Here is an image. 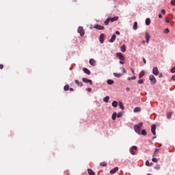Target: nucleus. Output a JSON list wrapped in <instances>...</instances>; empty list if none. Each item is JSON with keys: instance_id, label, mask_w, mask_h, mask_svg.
<instances>
[{"instance_id": "obj_1", "label": "nucleus", "mask_w": 175, "mask_h": 175, "mask_svg": "<svg viewBox=\"0 0 175 175\" xmlns=\"http://www.w3.org/2000/svg\"><path fill=\"white\" fill-rule=\"evenodd\" d=\"M120 18L118 16H114V17H109L107 18V20L104 22V24L106 25H109V23H114V21H117Z\"/></svg>"}, {"instance_id": "obj_2", "label": "nucleus", "mask_w": 175, "mask_h": 175, "mask_svg": "<svg viewBox=\"0 0 175 175\" xmlns=\"http://www.w3.org/2000/svg\"><path fill=\"white\" fill-rule=\"evenodd\" d=\"M142 126H143L142 122H139L138 124L135 125L134 126L135 132H136V133H138V135H140V133H142V131H140V129H142Z\"/></svg>"}, {"instance_id": "obj_3", "label": "nucleus", "mask_w": 175, "mask_h": 175, "mask_svg": "<svg viewBox=\"0 0 175 175\" xmlns=\"http://www.w3.org/2000/svg\"><path fill=\"white\" fill-rule=\"evenodd\" d=\"M149 80H150L151 84H155L157 83V79L154 75H151L149 76Z\"/></svg>"}, {"instance_id": "obj_4", "label": "nucleus", "mask_w": 175, "mask_h": 175, "mask_svg": "<svg viewBox=\"0 0 175 175\" xmlns=\"http://www.w3.org/2000/svg\"><path fill=\"white\" fill-rule=\"evenodd\" d=\"M117 58H118L120 61H125V57L122 55L121 53H116Z\"/></svg>"}, {"instance_id": "obj_5", "label": "nucleus", "mask_w": 175, "mask_h": 175, "mask_svg": "<svg viewBox=\"0 0 175 175\" xmlns=\"http://www.w3.org/2000/svg\"><path fill=\"white\" fill-rule=\"evenodd\" d=\"M135 151H137V146H132L130 149V152L132 154V155H135Z\"/></svg>"}, {"instance_id": "obj_6", "label": "nucleus", "mask_w": 175, "mask_h": 175, "mask_svg": "<svg viewBox=\"0 0 175 175\" xmlns=\"http://www.w3.org/2000/svg\"><path fill=\"white\" fill-rule=\"evenodd\" d=\"M152 73L154 76H158V75H159V70H158V67L153 68Z\"/></svg>"}, {"instance_id": "obj_7", "label": "nucleus", "mask_w": 175, "mask_h": 175, "mask_svg": "<svg viewBox=\"0 0 175 175\" xmlns=\"http://www.w3.org/2000/svg\"><path fill=\"white\" fill-rule=\"evenodd\" d=\"M78 33H80L81 36H83L85 34L84 29H83V27H79L78 28Z\"/></svg>"}, {"instance_id": "obj_8", "label": "nucleus", "mask_w": 175, "mask_h": 175, "mask_svg": "<svg viewBox=\"0 0 175 175\" xmlns=\"http://www.w3.org/2000/svg\"><path fill=\"white\" fill-rule=\"evenodd\" d=\"M94 28H95L96 29H98L100 31L105 29V27L100 25H95L94 26Z\"/></svg>"}, {"instance_id": "obj_9", "label": "nucleus", "mask_w": 175, "mask_h": 175, "mask_svg": "<svg viewBox=\"0 0 175 175\" xmlns=\"http://www.w3.org/2000/svg\"><path fill=\"white\" fill-rule=\"evenodd\" d=\"M145 38H146V43L148 44L150 43V38H151V36L148 32L145 33Z\"/></svg>"}, {"instance_id": "obj_10", "label": "nucleus", "mask_w": 175, "mask_h": 175, "mask_svg": "<svg viewBox=\"0 0 175 175\" xmlns=\"http://www.w3.org/2000/svg\"><path fill=\"white\" fill-rule=\"evenodd\" d=\"M156 129H157V126H155V124H152L151 126V132L152 133H153V135L157 134V133L155 132Z\"/></svg>"}, {"instance_id": "obj_11", "label": "nucleus", "mask_w": 175, "mask_h": 175, "mask_svg": "<svg viewBox=\"0 0 175 175\" xmlns=\"http://www.w3.org/2000/svg\"><path fill=\"white\" fill-rule=\"evenodd\" d=\"M82 81H83V83H89L90 84H91V85H92V81H91V79H88L87 78H83Z\"/></svg>"}, {"instance_id": "obj_12", "label": "nucleus", "mask_w": 175, "mask_h": 175, "mask_svg": "<svg viewBox=\"0 0 175 175\" xmlns=\"http://www.w3.org/2000/svg\"><path fill=\"white\" fill-rule=\"evenodd\" d=\"M116 38H117V36H116V34H113L112 36V37L111 38V39L109 40V42L110 43H113L114 42V40H116Z\"/></svg>"}, {"instance_id": "obj_13", "label": "nucleus", "mask_w": 175, "mask_h": 175, "mask_svg": "<svg viewBox=\"0 0 175 175\" xmlns=\"http://www.w3.org/2000/svg\"><path fill=\"white\" fill-rule=\"evenodd\" d=\"M105 39V34L101 33L100 36V43H103Z\"/></svg>"}, {"instance_id": "obj_14", "label": "nucleus", "mask_w": 175, "mask_h": 175, "mask_svg": "<svg viewBox=\"0 0 175 175\" xmlns=\"http://www.w3.org/2000/svg\"><path fill=\"white\" fill-rule=\"evenodd\" d=\"M116 172H118V167H116L110 171L111 174H114Z\"/></svg>"}, {"instance_id": "obj_15", "label": "nucleus", "mask_w": 175, "mask_h": 175, "mask_svg": "<svg viewBox=\"0 0 175 175\" xmlns=\"http://www.w3.org/2000/svg\"><path fill=\"white\" fill-rule=\"evenodd\" d=\"M120 50L122 53H125V51H126V46H125V45H122L120 46Z\"/></svg>"}, {"instance_id": "obj_16", "label": "nucleus", "mask_w": 175, "mask_h": 175, "mask_svg": "<svg viewBox=\"0 0 175 175\" xmlns=\"http://www.w3.org/2000/svg\"><path fill=\"white\" fill-rule=\"evenodd\" d=\"M75 83L77 84L78 87H83V83L79 81V80H75Z\"/></svg>"}, {"instance_id": "obj_17", "label": "nucleus", "mask_w": 175, "mask_h": 175, "mask_svg": "<svg viewBox=\"0 0 175 175\" xmlns=\"http://www.w3.org/2000/svg\"><path fill=\"white\" fill-rule=\"evenodd\" d=\"M90 64L92 66H95L96 62H95V60L94 59H90Z\"/></svg>"}, {"instance_id": "obj_18", "label": "nucleus", "mask_w": 175, "mask_h": 175, "mask_svg": "<svg viewBox=\"0 0 175 175\" xmlns=\"http://www.w3.org/2000/svg\"><path fill=\"white\" fill-rule=\"evenodd\" d=\"M83 72L85 73H86V75H91V71H90V70H88V68H83Z\"/></svg>"}, {"instance_id": "obj_19", "label": "nucleus", "mask_w": 175, "mask_h": 175, "mask_svg": "<svg viewBox=\"0 0 175 175\" xmlns=\"http://www.w3.org/2000/svg\"><path fill=\"white\" fill-rule=\"evenodd\" d=\"M88 173L89 175H95V172L91 169L88 170Z\"/></svg>"}, {"instance_id": "obj_20", "label": "nucleus", "mask_w": 175, "mask_h": 175, "mask_svg": "<svg viewBox=\"0 0 175 175\" xmlns=\"http://www.w3.org/2000/svg\"><path fill=\"white\" fill-rule=\"evenodd\" d=\"M145 74H146V72H144V70L141 71L139 75V79H142L144 76Z\"/></svg>"}, {"instance_id": "obj_21", "label": "nucleus", "mask_w": 175, "mask_h": 175, "mask_svg": "<svg viewBox=\"0 0 175 175\" xmlns=\"http://www.w3.org/2000/svg\"><path fill=\"white\" fill-rule=\"evenodd\" d=\"M173 114V112H167V118L168 120H170L172 118V115Z\"/></svg>"}, {"instance_id": "obj_22", "label": "nucleus", "mask_w": 175, "mask_h": 175, "mask_svg": "<svg viewBox=\"0 0 175 175\" xmlns=\"http://www.w3.org/2000/svg\"><path fill=\"white\" fill-rule=\"evenodd\" d=\"M142 111V109H140V107H135L133 109L134 113H139V111Z\"/></svg>"}, {"instance_id": "obj_23", "label": "nucleus", "mask_w": 175, "mask_h": 175, "mask_svg": "<svg viewBox=\"0 0 175 175\" xmlns=\"http://www.w3.org/2000/svg\"><path fill=\"white\" fill-rule=\"evenodd\" d=\"M151 24V20L148 18L146 19V25H150Z\"/></svg>"}, {"instance_id": "obj_24", "label": "nucleus", "mask_w": 175, "mask_h": 175, "mask_svg": "<svg viewBox=\"0 0 175 175\" xmlns=\"http://www.w3.org/2000/svg\"><path fill=\"white\" fill-rule=\"evenodd\" d=\"M107 84H109V85H111L113 84H114V81L111 80V79H109L107 81Z\"/></svg>"}, {"instance_id": "obj_25", "label": "nucleus", "mask_w": 175, "mask_h": 175, "mask_svg": "<svg viewBox=\"0 0 175 175\" xmlns=\"http://www.w3.org/2000/svg\"><path fill=\"white\" fill-rule=\"evenodd\" d=\"M109 99H110V97L109 96H107L103 98V100L104 102H105V103H107L109 102Z\"/></svg>"}, {"instance_id": "obj_26", "label": "nucleus", "mask_w": 175, "mask_h": 175, "mask_svg": "<svg viewBox=\"0 0 175 175\" xmlns=\"http://www.w3.org/2000/svg\"><path fill=\"white\" fill-rule=\"evenodd\" d=\"M119 107L120 109H121L122 110H124V104L122 102L119 103Z\"/></svg>"}, {"instance_id": "obj_27", "label": "nucleus", "mask_w": 175, "mask_h": 175, "mask_svg": "<svg viewBox=\"0 0 175 175\" xmlns=\"http://www.w3.org/2000/svg\"><path fill=\"white\" fill-rule=\"evenodd\" d=\"M158 152H159V149L156 148L155 151H154V152L153 154V157H157V155H158Z\"/></svg>"}, {"instance_id": "obj_28", "label": "nucleus", "mask_w": 175, "mask_h": 175, "mask_svg": "<svg viewBox=\"0 0 175 175\" xmlns=\"http://www.w3.org/2000/svg\"><path fill=\"white\" fill-rule=\"evenodd\" d=\"M112 106L113 107H117V106H118V103L117 101H113Z\"/></svg>"}, {"instance_id": "obj_29", "label": "nucleus", "mask_w": 175, "mask_h": 175, "mask_svg": "<svg viewBox=\"0 0 175 175\" xmlns=\"http://www.w3.org/2000/svg\"><path fill=\"white\" fill-rule=\"evenodd\" d=\"M133 29H135V31H136V29H137V22H135L133 26Z\"/></svg>"}, {"instance_id": "obj_30", "label": "nucleus", "mask_w": 175, "mask_h": 175, "mask_svg": "<svg viewBox=\"0 0 175 175\" xmlns=\"http://www.w3.org/2000/svg\"><path fill=\"white\" fill-rule=\"evenodd\" d=\"M117 118V113L114 112L113 114H112V120H116V118Z\"/></svg>"}, {"instance_id": "obj_31", "label": "nucleus", "mask_w": 175, "mask_h": 175, "mask_svg": "<svg viewBox=\"0 0 175 175\" xmlns=\"http://www.w3.org/2000/svg\"><path fill=\"white\" fill-rule=\"evenodd\" d=\"M113 76H115V77H121V76H122V74L121 73H113Z\"/></svg>"}, {"instance_id": "obj_32", "label": "nucleus", "mask_w": 175, "mask_h": 175, "mask_svg": "<svg viewBox=\"0 0 175 175\" xmlns=\"http://www.w3.org/2000/svg\"><path fill=\"white\" fill-rule=\"evenodd\" d=\"M70 86L69 85H66L64 88V91H69Z\"/></svg>"}, {"instance_id": "obj_33", "label": "nucleus", "mask_w": 175, "mask_h": 175, "mask_svg": "<svg viewBox=\"0 0 175 175\" xmlns=\"http://www.w3.org/2000/svg\"><path fill=\"white\" fill-rule=\"evenodd\" d=\"M146 166H152V163H150V161H146Z\"/></svg>"}, {"instance_id": "obj_34", "label": "nucleus", "mask_w": 175, "mask_h": 175, "mask_svg": "<svg viewBox=\"0 0 175 175\" xmlns=\"http://www.w3.org/2000/svg\"><path fill=\"white\" fill-rule=\"evenodd\" d=\"M142 135H143V136H146V135H147V131H146L145 129L142 131Z\"/></svg>"}, {"instance_id": "obj_35", "label": "nucleus", "mask_w": 175, "mask_h": 175, "mask_svg": "<svg viewBox=\"0 0 175 175\" xmlns=\"http://www.w3.org/2000/svg\"><path fill=\"white\" fill-rule=\"evenodd\" d=\"M127 80L129 81H131V80H136V77L133 76V77H129L127 79Z\"/></svg>"}, {"instance_id": "obj_36", "label": "nucleus", "mask_w": 175, "mask_h": 175, "mask_svg": "<svg viewBox=\"0 0 175 175\" xmlns=\"http://www.w3.org/2000/svg\"><path fill=\"white\" fill-rule=\"evenodd\" d=\"M100 166H103V167L107 166V163H106V162H101V163H100Z\"/></svg>"}, {"instance_id": "obj_37", "label": "nucleus", "mask_w": 175, "mask_h": 175, "mask_svg": "<svg viewBox=\"0 0 175 175\" xmlns=\"http://www.w3.org/2000/svg\"><path fill=\"white\" fill-rule=\"evenodd\" d=\"M143 83H144V80L143 79L138 80V84H143Z\"/></svg>"}, {"instance_id": "obj_38", "label": "nucleus", "mask_w": 175, "mask_h": 175, "mask_svg": "<svg viewBox=\"0 0 175 175\" xmlns=\"http://www.w3.org/2000/svg\"><path fill=\"white\" fill-rule=\"evenodd\" d=\"M152 161L154 162V163H157V162H158V159H157V158H152Z\"/></svg>"}, {"instance_id": "obj_39", "label": "nucleus", "mask_w": 175, "mask_h": 175, "mask_svg": "<svg viewBox=\"0 0 175 175\" xmlns=\"http://www.w3.org/2000/svg\"><path fill=\"white\" fill-rule=\"evenodd\" d=\"M116 117H118V118H120V117H122V113H118V114H116Z\"/></svg>"}, {"instance_id": "obj_40", "label": "nucleus", "mask_w": 175, "mask_h": 175, "mask_svg": "<svg viewBox=\"0 0 175 175\" xmlns=\"http://www.w3.org/2000/svg\"><path fill=\"white\" fill-rule=\"evenodd\" d=\"M154 169H156L157 170H159V169H161V165H157L154 167Z\"/></svg>"}, {"instance_id": "obj_41", "label": "nucleus", "mask_w": 175, "mask_h": 175, "mask_svg": "<svg viewBox=\"0 0 175 175\" xmlns=\"http://www.w3.org/2000/svg\"><path fill=\"white\" fill-rule=\"evenodd\" d=\"M171 5H172L173 6H175V0L171 1Z\"/></svg>"}, {"instance_id": "obj_42", "label": "nucleus", "mask_w": 175, "mask_h": 175, "mask_svg": "<svg viewBox=\"0 0 175 175\" xmlns=\"http://www.w3.org/2000/svg\"><path fill=\"white\" fill-rule=\"evenodd\" d=\"M171 73H175V66L171 69Z\"/></svg>"}, {"instance_id": "obj_43", "label": "nucleus", "mask_w": 175, "mask_h": 175, "mask_svg": "<svg viewBox=\"0 0 175 175\" xmlns=\"http://www.w3.org/2000/svg\"><path fill=\"white\" fill-rule=\"evenodd\" d=\"M165 23H170V20H169V18H167V17H165Z\"/></svg>"}, {"instance_id": "obj_44", "label": "nucleus", "mask_w": 175, "mask_h": 175, "mask_svg": "<svg viewBox=\"0 0 175 175\" xmlns=\"http://www.w3.org/2000/svg\"><path fill=\"white\" fill-rule=\"evenodd\" d=\"M86 90L88 92H91L92 91V89H91V88H87Z\"/></svg>"}, {"instance_id": "obj_45", "label": "nucleus", "mask_w": 175, "mask_h": 175, "mask_svg": "<svg viewBox=\"0 0 175 175\" xmlns=\"http://www.w3.org/2000/svg\"><path fill=\"white\" fill-rule=\"evenodd\" d=\"M162 14H166V11L165 10H161Z\"/></svg>"}, {"instance_id": "obj_46", "label": "nucleus", "mask_w": 175, "mask_h": 175, "mask_svg": "<svg viewBox=\"0 0 175 175\" xmlns=\"http://www.w3.org/2000/svg\"><path fill=\"white\" fill-rule=\"evenodd\" d=\"M164 32H165V33H169V29H165V31H164Z\"/></svg>"}, {"instance_id": "obj_47", "label": "nucleus", "mask_w": 175, "mask_h": 175, "mask_svg": "<svg viewBox=\"0 0 175 175\" xmlns=\"http://www.w3.org/2000/svg\"><path fill=\"white\" fill-rule=\"evenodd\" d=\"M171 79L172 81H175V75H173Z\"/></svg>"}, {"instance_id": "obj_48", "label": "nucleus", "mask_w": 175, "mask_h": 175, "mask_svg": "<svg viewBox=\"0 0 175 175\" xmlns=\"http://www.w3.org/2000/svg\"><path fill=\"white\" fill-rule=\"evenodd\" d=\"M120 64H121L122 65H124V60H120Z\"/></svg>"}, {"instance_id": "obj_49", "label": "nucleus", "mask_w": 175, "mask_h": 175, "mask_svg": "<svg viewBox=\"0 0 175 175\" xmlns=\"http://www.w3.org/2000/svg\"><path fill=\"white\" fill-rule=\"evenodd\" d=\"M0 69H3V64H0Z\"/></svg>"}, {"instance_id": "obj_50", "label": "nucleus", "mask_w": 175, "mask_h": 175, "mask_svg": "<svg viewBox=\"0 0 175 175\" xmlns=\"http://www.w3.org/2000/svg\"><path fill=\"white\" fill-rule=\"evenodd\" d=\"M126 90L127 92H129V91H131V88H126Z\"/></svg>"}, {"instance_id": "obj_51", "label": "nucleus", "mask_w": 175, "mask_h": 175, "mask_svg": "<svg viewBox=\"0 0 175 175\" xmlns=\"http://www.w3.org/2000/svg\"><path fill=\"white\" fill-rule=\"evenodd\" d=\"M162 17H163V16H162V14H159V18H162Z\"/></svg>"}, {"instance_id": "obj_52", "label": "nucleus", "mask_w": 175, "mask_h": 175, "mask_svg": "<svg viewBox=\"0 0 175 175\" xmlns=\"http://www.w3.org/2000/svg\"><path fill=\"white\" fill-rule=\"evenodd\" d=\"M143 61H144V64H147V61H146V59L144 58V59H143Z\"/></svg>"}, {"instance_id": "obj_53", "label": "nucleus", "mask_w": 175, "mask_h": 175, "mask_svg": "<svg viewBox=\"0 0 175 175\" xmlns=\"http://www.w3.org/2000/svg\"><path fill=\"white\" fill-rule=\"evenodd\" d=\"M116 35H120V31H116Z\"/></svg>"}, {"instance_id": "obj_54", "label": "nucleus", "mask_w": 175, "mask_h": 175, "mask_svg": "<svg viewBox=\"0 0 175 175\" xmlns=\"http://www.w3.org/2000/svg\"><path fill=\"white\" fill-rule=\"evenodd\" d=\"M123 73H126V70H125V68H123Z\"/></svg>"}, {"instance_id": "obj_55", "label": "nucleus", "mask_w": 175, "mask_h": 175, "mask_svg": "<svg viewBox=\"0 0 175 175\" xmlns=\"http://www.w3.org/2000/svg\"><path fill=\"white\" fill-rule=\"evenodd\" d=\"M131 70H132V73L135 74V70H133V69H132Z\"/></svg>"}, {"instance_id": "obj_56", "label": "nucleus", "mask_w": 175, "mask_h": 175, "mask_svg": "<svg viewBox=\"0 0 175 175\" xmlns=\"http://www.w3.org/2000/svg\"><path fill=\"white\" fill-rule=\"evenodd\" d=\"M159 77H160V78L162 77V74H160Z\"/></svg>"}, {"instance_id": "obj_57", "label": "nucleus", "mask_w": 175, "mask_h": 175, "mask_svg": "<svg viewBox=\"0 0 175 175\" xmlns=\"http://www.w3.org/2000/svg\"><path fill=\"white\" fill-rule=\"evenodd\" d=\"M70 91H73V88H70Z\"/></svg>"}, {"instance_id": "obj_58", "label": "nucleus", "mask_w": 175, "mask_h": 175, "mask_svg": "<svg viewBox=\"0 0 175 175\" xmlns=\"http://www.w3.org/2000/svg\"><path fill=\"white\" fill-rule=\"evenodd\" d=\"M153 139H157V137H155V136H154V137H153Z\"/></svg>"}, {"instance_id": "obj_59", "label": "nucleus", "mask_w": 175, "mask_h": 175, "mask_svg": "<svg viewBox=\"0 0 175 175\" xmlns=\"http://www.w3.org/2000/svg\"><path fill=\"white\" fill-rule=\"evenodd\" d=\"M147 175H151V174H148Z\"/></svg>"}]
</instances>
